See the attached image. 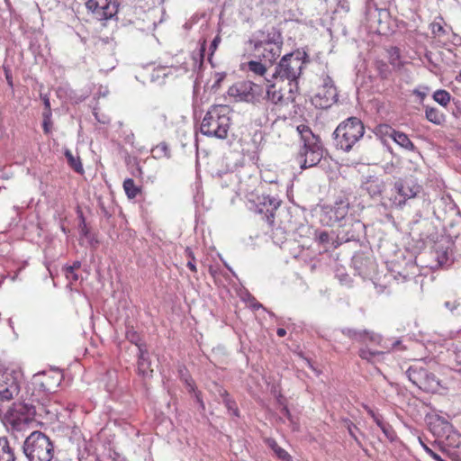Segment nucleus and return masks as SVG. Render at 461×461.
Instances as JSON below:
<instances>
[{"label":"nucleus","mask_w":461,"mask_h":461,"mask_svg":"<svg viewBox=\"0 0 461 461\" xmlns=\"http://www.w3.org/2000/svg\"><path fill=\"white\" fill-rule=\"evenodd\" d=\"M252 46L254 56L269 66L281 55L283 37L279 31L272 28L267 32H260L257 37L249 41Z\"/></svg>","instance_id":"obj_1"},{"label":"nucleus","mask_w":461,"mask_h":461,"mask_svg":"<svg viewBox=\"0 0 461 461\" xmlns=\"http://www.w3.org/2000/svg\"><path fill=\"white\" fill-rule=\"evenodd\" d=\"M306 54L301 52L285 55L275 68L272 78H280L289 81V97L294 102V92L298 89L297 79L302 74L305 64Z\"/></svg>","instance_id":"obj_2"},{"label":"nucleus","mask_w":461,"mask_h":461,"mask_svg":"<svg viewBox=\"0 0 461 461\" xmlns=\"http://www.w3.org/2000/svg\"><path fill=\"white\" fill-rule=\"evenodd\" d=\"M230 109L228 105H212L206 112L200 131L202 134L224 140L230 127Z\"/></svg>","instance_id":"obj_3"},{"label":"nucleus","mask_w":461,"mask_h":461,"mask_svg":"<svg viewBox=\"0 0 461 461\" xmlns=\"http://www.w3.org/2000/svg\"><path fill=\"white\" fill-rule=\"evenodd\" d=\"M296 129L303 144L299 154L301 167L304 169L318 165L323 157L320 137L305 124H300Z\"/></svg>","instance_id":"obj_4"},{"label":"nucleus","mask_w":461,"mask_h":461,"mask_svg":"<svg viewBox=\"0 0 461 461\" xmlns=\"http://www.w3.org/2000/svg\"><path fill=\"white\" fill-rule=\"evenodd\" d=\"M365 134V126L357 117H349L341 122L333 132L334 145L338 149L348 152Z\"/></svg>","instance_id":"obj_5"},{"label":"nucleus","mask_w":461,"mask_h":461,"mask_svg":"<svg viewBox=\"0 0 461 461\" xmlns=\"http://www.w3.org/2000/svg\"><path fill=\"white\" fill-rule=\"evenodd\" d=\"M23 449L28 461H51L54 456L53 443L41 431L32 432L24 440Z\"/></svg>","instance_id":"obj_6"},{"label":"nucleus","mask_w":461,"mask_h":461,"mask_svg":"<svg viewBox=\"0 0 461 461\" xmlns=\"http://www.w3.org/2000/svg\"><path fill=\"white\" fill-rule=\"evenodd\" d=\"M393 194L389 198V207L402 210L411 199L417 197L422 191V186L412 177L397 179L393 186Z\"/></svg>","instance_id":"obj_7"},{"label":"nucleus","mask_w":461,"mask_h":461,"mask_svg":"<svg viewBox=\"0 0 461 461\" xmlns=\"http://www.w3.org/2000/svg\"><path fill=\"white\" fill-rule=\"evenodd\" d=\"M321 83L312 98V104L319 109H328L338 101V90L333 79L328 74L321 77Z\"/></svg>","instance_id":"obj_8"},{"label":"nucleus","mask_w":461,"mask_h":461,"mask_svg":"<svg viewBox=\"0 0 461 461\" xmlns=\"http://www.w3.org/2000/svg\"><path fill=\"white\" fill-rule=\"evenodd\" d=\"M409 380L420 389L433 393L438 389L439 382L435 375L419 366H411L406 371Z\"/></svg>","instance_id":"obj_9"},{"label":"nucleus","mask_w":461,"mask_h":461,"mask_svg":"<svg viewBox=\"0 0 461 461\" xmlns=\"http://www.w3.org/2000/svg\"><path fill=\"white\" fill-rule=\"evenodd\" d=\"M86 6L95 19L108 20L118 13L120 0H87Z\"/></svg>","instance_id":"obj_10"},{"label":"nucleus","mask_w":461,"mask_h":461,"mask_svg":"<svg viewBox=\"0 0 461 461\" xmlns=\"http://www.w3.org/2000/svg\"><path fill=\"white\" fill-rule=\"evenodd\" d=\"M349 209V202L346 198H340L330 207H325L321 215V221L328 226H333L335 223L344 220Z\"/></svg>","instance_id":"obj_11"},{"label":"nucleus","mask_w":461,"mask_h":461,"mask_svg":"<svg viewBox=\"0 0 461 461\" xmlns=\"http://www.w3.org/2000/svg\"><path fill=\"white\" fill-rule=\"evenodd\" d=\"M430 431L439 439H444V438H456V440L451 442V447H458L461 444V437L460 435L454 429L453 426L450 422H448L445 418L436 416L434 420L429 424Z\"/></svg>","instance_id":"obj_12"},{"label":"nucleus","mask_w":461,"mask_h":461,"mask_svg":"<svg viewBox=\"0 0 461 461\" xmlns=\"http://www.w3.org/2000/svg\"><path fill=\"white\" fill-rule=\"evenodd\" d=\"M253 203L255 204V212L263 214V218L266 219L269 224H273L276 212L280 206L281 201L270 195H261L258 196L257 201H253Z\"/></svg>","instance_id":"obj_13"},{"label":"nucleus","mask_w":461,"mask_h":461,"mask_svg":"<svg viewBox=\"0 0 461 461\" xmlns=\"http://www.w3.org/2000/svg\"><path fill=\"white\" fill-rule=\"evenodd\" d=\"M35 415V409L32 405L18 403L14 404L10 411L9 421L12 425L20 429L22 423H27Z\"/></svg>","instance_id":"obj_14"},{"label":"nucleus","mask_w":461,"mask_h":461,"mask_svg":"<svg viewBox=\"0 0 461 461\" xmlns=\"http://www.w3.org/2000/svg\"><path fill=\"white\" fill-rule=\"evenodd\" d=\"M230 95L246 102H252L259 95V87L251 81H245L230 88Z\"/></svg>","instance_id":"obj_15"},{"label":"nucleus","mask_w":461,"mask_h":461,"mask_svg":"<svg viewBox=\"0 0 461 461\" xmlns=\"http://www.w3.org/2000/svg\"><path fill=\"white\" fill-rule=\"evenodd\" d=\"M361 189L372 198L380 197L385 189V183L378 176H369L362 182Z\"/></svg>","instance_id":"obj_16"},{"label":"nucleus","mask_w":461,"mask_h":461,"mask_svg":"<svg viewBox=\"0 0 461 461\" xmlns=\"http://www.w3.org/2000/svg\"><path fill=\"white\" fill-rule=\"evenodd\" d=\"M138 351V373L143 377H150L152 375L153 369L151 368L149 353L142 348V346H139Z\"/></svg>","instance_id":"obj_17"},{"label":"nucleus","mask_w":461,"mask_h":461,"mask_svg":"<svg viewBox=\"0 0 461 461\" xmlns=\"http://www.w3.org/2000/svg\"><path fill=\"white\" fill-rule=\"evenodd\" d=\"M248 70L253 73L255 76L264 77L265 80L268 83L271 80L266 77L267 68L269 66L268 63L259 59V60H250L247 63Z\"/></svg>","instance_id":"obj_18"},{"label":"nucleus","mask_w":461,"mask_h":461,"mask_svg":"<svg viewBox=\"0 0 461 461\" xmlns=\"http://www.w3.org/2000/svg\"><path fill=\"white\" fill-rule=\"evenodd\" d=\"M14 448L6 437H0V461H15Z\"/></svg>","instance_id":"obj_19"},{"label":"nucleus","mask_w":461,"mask_h":461,"mask_svg":"<svg viewBox=\"0 0 461 461\" xmlns=\"http://www.w3.org/2000/svg\"><path fill=\"white\" fill-rule=\"evenodd\" d=\"M267 99L275 104H284V103H286V102H291V98H288L289 95L287 97H284L282 92L280 90H277L276 89V86L274 84H271L268 87H267Z\"/></svg>","instance_id":"obj_20"},{"label":"nucleus","mask_w":461,"mask_h":461,"mask_svg":"<svg viewBox=\"0 0 461 461\" xmlns=\"http://www.w3.org/2000/svg\"><path fill=\"white\" fill-rule=\"evenodd\" d=\"M393 140L401 148L406 150H415V146L412 143V141L409 139L407 134L402 131H396L393 135Z\"/></svg>","instance_id":"obj_21"},{"label":"nucleus","mask_w":461,"mask_h":461,"mask_svg":"<svg viewBox=\"0 0 461 461\" xmlns=\"http://www.w3.org/2000/svg\"><path fill=\"white\" fill-rule=\"evenodd\" d=\"M343 333L346 334L347 336H348L349 338L358 340V341H363L366 338H368V339L371 341H376V339H379L378 336L374 335V334L369 335V333L366 332V330L361 331V330L347 329V330H343Z\"/></svg>","instance_id":"obj_22"},{"label":"nucleus","mask_w":461,"mask_h":461,"mask_svg":"<svg viewBox=\"0 0 461 461\" xmlns=\"http://www.w3.org/2000/svg\"><path fill=\"white\" fill-rule=\"evenodd\" d=\"M0 385L4 386L5 388H7V389L11 388V386L12 387H20L19 381L14 372L4 373L2 375Z\"/></svg>","instance_id":"obj_23"},{"label":"nucleus","mask_w":461,"mask_h":461,"mask_svg":"<svg viewBox=\"0 0 461 461\" xmlns=\"http://www.w3.org/2000/svg\"><path fill=\"white\" fill-rule=\"evenodd\" d=\"M267 446L276 453V455L283 461H289L290 455L281 447L278 446L276 441L273 438L267 439Z\"/></svg>","instance_id":"obj_24"},{"label":"nucleus","mask_w":461,"mask_h":461,"mask_svg":"<svg viewBox=\"0 0 461 461\" xmlns=\"http://www.w3.org/2000/svg\"><path fill=\"white\" fill-rule=\"evenodd\" d=\"M396 130L391 127L388 124H381L376 128L375 134L378 136L384 142H385V138H390L393 140V135Z\"/></svg>","instance_id":"obj_25"},{"label":"nucleus","mask_w":461,"mask_h":461,"mask_svg":"<svg viewBox=\"0 0 461 461\" xmlns=\"http://www.w3.org/2000/svg\"><path fill=\"white\" fill-rule=\"evenodd\" d=\"M123 189L130 199L135 198L140 191L131 178H127L123 181Z\"/></svg>","instance_id":"obj_26"},{"label":"nucleus","mask_w":461,"mask_h":461,"mask_svg":"<svg viewBox=\"0 0 461 461\" xmlns=\"http://www.w3.org/2000/svg\"><path fill=\"white\" fill-rule=\"evenodd\" d=\"M64 155L68 165L77 173L83 172L82 163L78 157H75L69 149H66Z\"/></svg>","instance_id":"obj_27"},{"label":"nucleus","mask_w":461,"mask_h":461,"mask_svg":"<svg viewBox=\"0 0 461 461\" xmlns=\"http://www.w3.org/2000/svg\"><path fill=\"white\" fill-rule=\"evenodd\" d=\"M389 63L396 69L402 67V62L400 60V50L397 47H392L388 50Z\"/></svg>","instance_id":"obj_28"},{"label":"nucleus","mask_w":461,"mask_h":461,"mask_svg":"<svg viewBox=\"0 0 461 461\" xmlns=\"http://www.w3.org/2000/svg\"><path fill=\"white\" fill-rule=\"evenodd\" d=\"M425 113L426 118L434 124L439 125L444 120L443 114L436 108L427 107Z\"/></svg>","instance_id":"obj_29"},{"label":"nucleus","mask_w":461,"mask_h":461,"mask_svg":"<svg viewBox=\"0 0 461 461\" xmlns=\"http://www.w3.org/2000/svg\"><path fill=\"white\" fill-rule=\"evenodd\" d=\"M153 157L155 158L160 159L163 158H168L170 157V150L166 142H161L158 144L153 149H152Z\"/></svg>","instance_id":"obj_30"},{"label":"nucleus","mask_w":461,"mask_h":461,"mask_svg":"<svg viewBox=\"0 0 461 461\" xmlns=\"http://www.w3.org/2000/svg\"><path fill=\"white\" fill-rule=\"evenodd\" d=\"M20 387H12L7 389L0 385V400L10 401L18 395Z\"/></svg>","instance_id":"obj_31"},{"label":"nucleus","mask_w":461,"mask_h":461,"mask_svg":"<svg viewBox=\"0 0 461 461\" xmlns=\"http://www.w3.org/2000/svg\"><path fill=\"white\" fill-rule=\"evenodd\" d=\"M433 99L442 106H447L450 102V94L446 90H437L433 95Z\"/></svg>","instance_id":"obj_32"},{"label":"nucleus","mask_w":461,"mask_h":461,"mask_svg":"<svg viewBox=\"0 0 461 461\" xmlns=\"http://www.w3.org/2000/svg\"><path fill=\"white\" fill-rule=\"evenodd\" d=\"M221 394L223 398V403L225 404V407L228 409L230 413L238 416L239 412L236 402L230 398L229 393L226 391H223Z\"/></svg>","instance_id":"obj_33"},{"label":"nucleus","mask_w":461,"mask_h":461,"mask_svg":"<svg viewBox=\"0 0 461 461\" xmlns=\"http://www.w3.org/2000/svg\"><path fill=\"white\" fill-rule=\"evenodd\" d=\"M383 351H373L368 348H362L359 351V357L362 359H366L367 361H373L376 357L383 355Z\"/></svg>","instance_id":"obj_34"},{"label":"nucleus","mask_w":461,"mask_h":461,"mask_svg":"<svg viewBox=\"0 0 461 461\" xmlns=\"http://www.w3.org/2000/svg\"><path fill=\"white\" fill-rule=\"evenodd\" d=\"M42 117H43V122H42L43 131H44L45 133L48 134L50 131V127H51V124H52V122H51V113L43 112L42 113Z\"/></svg>","instance_id":"obj_35"},{"label":"nucleus","mask_w":461,"mask_h":461,"mask_svg":"<svg viewBox=\"0 0 461 461\" xmlns=\"http://www.w3.org/2000/svg\"><path fill=\"white\" fill-rule=\"evenodd\" d=\"M436 254H437L436 258H437L438 266L444 267V266L447 265V262H448L447 251H446V250L436 251Z\"/></svg>","instance_id":"obj_36"},{"label":"nucleus","mask_w":461,"mask_h":461,"mask_svg":"<svg viewBox=\"0 0 461 461\" xmlns=\"http://www.w3.org/2000/svg\"><path fill=\"white\" fill-rule=\"evenodd\" d=\"M50 377H46V380L45 381H42L41 383V387L43 388L44 391L48 392V393H51L55 390L56 387L59 386V379H57L56 381V384L54 385H50L49 383H48V379Z\"/></svg>","instance_id":"obj_37"},{"label":"nucleus","mask_w":461,"mask_h":461,"mask_svg":"<svg viewBox=\"0 0 461 461\" xmlns=\"http://www.w3.org/2000/svg\"><path fill=\"white\" fill-rule=\"evenodd\" d=\"M381 429L388 439L393 440V438L395 437L394 430L393 429L392 426L389 425L388 423L383 426Z\"/></svg>","instance_id":"obj_38"},{"label":"nucleus","mask_w":461,"mask_h":461,"mask_svg":"<svg viewBox=\"0 0 461 461\" xmlns=\"http://www.w3.org/2000/svg\"><path fill=\"white\" fill-rule=\"evenodd\" d=\"M126 337L131 343H134L139 348V336L134 330H128L126 333Z\"/></svg>","instance_id":"obj_39"},{"label":"nucleus","mask_w":461,"mask_h":461,"mask_svg":"<svg viewBox=\"0 0 461 461\" xmlns=\"http://www.w3.org/2000/svg\"><path fill=\"white\" fill-rule=\"evenodd\" d=\"M185 252L188 254V256L190 257V260L187 262L186 266L187 267L193 271V272H196V267L194 263V257L193 256L192 254V251L189 249H186Z\"/></svg>","instance_id":"obj_40"},{"label":"nucleus","mask_w":461,"mask_h":461,"mask_svg":"<svg viewBox=\"0 0 461 461\" xmlns=\"http://www.w3.org/2000/svg\"><path fill=\"white\" fill-rule=\"evenodd\" d=\"M41 99L42 100L44 104V112L51 113L50 102L48 95L41 94Z\"/></svg>","instance_id":"obj_41"},{"label":"nucleus","mask_w":461,"mask_h":461,"mask_svg":"<svg viewBox=\"0 0 461 461\" xmlns=\"http://www.w3.org/2000/svg\"><path fill=\"white\" fill-rule=\"evenodd\" d=\"M379 73L383 78H387L389 75L387 65L384 62H381L378 66Z\"/></svg>","instance_id":"obj_42"},{"label":"nucleus","mask_w":461,"mask_h":461,"mask_svg":"<svg viewBox=\"0 0 461 461\" xmlns=\"http://www.w3.org/2000/svg\"><path fill=\"white\" fill-rule=\"evenodd\" d=\"M423 448L426 451L427 454H429L433 459L436 461H445L441 458L439 455L435 453L433 450H431L429 447L423 444Z\"/></svg>","instance_id":"obj_43"},{"label":"nucleus","mask_w":461,"mask_h":461,"mask_svg":"<svg viewBox=\"0 0 461 461\" xmlns=\"http://www.w3.org/2000/svg\"><path fill=\"white\" fill-rule=\"evenodd\" d=\"M401 343H402V341L400 339H395L390 345H388L387 341H385L382 347L384 349H387L389 351L390 349H394V348H398L401 345Z\"/></svg>","instance_id":"obj_44"},{"label":"nucleus","mask_w":461,"mask_h":461,"mask_svg":"<svg viewBox=\"0 0 461 461\" xmlns=\"http://www.w3.org/2000/svg\"><path fill=\"white\" fill-rule=\"evenodd\" d=\"M220 42H221V36L220 35L215 36V38L212 40V41L210 45L211 54H212L216 50Z\"/></svg>","instance_id":"obj_45"},{"label":"nucleus","mask_w":461,"mask_h":461,"mask_svg":"<svg viewBox=\"0 0 461 461\" xmlns=\"http://www.w3.org/2000/svg\"><path fill=\"white\" fill-rule=\"evenodd\" d=\"M444 305L450 312H453L454 310L457 309V307L460 305V303L456 300H455L453 302L447 301V302H445Z\"/></svg>","instance_id":"obj_46"},{"label":"nucleus","mask_w":461,"mask_h":461,"mask_svg":"<svg viewBox=\"0 0 461 461\" xmlns=\"http://www.w3.org/2000/svg\"><path fill=\"white\" fill-rule=\"evenodd\" d=\"M357 429V428L350 421L348 422V430L349 435L356 440H357V438L356 436L355 430Z\"/></svg>","instance_id":"obj_47"},{"label":"nucleus","mask_w":461,"mask_h":461,"mask_svg":"<svg viewBox=\"0 0 461 461\" xmlns=\"http://www.w3.org/2000/svg\"><path fill=\"white\" fill-rule=\"evenodd\" d=\"M318 240L320 243H328L329 240H330V236L328 234V232L326 231H321L319 233L318 235Z\"/></svg>","instance_id":"obj_48"},{"label":"nucleus","mask_w":461,"mask_h":461,"mask_svg":"<svg viewBox=\"0 0 461 461\" xmlns=\"http://www.w3.org/2000/svg\"><path fill=\"white\" fill-rule=\"evenodd\" d=\"M370 413L372 414V417L374 418V420L375 422L377 424V426L382 429L383 426H384L386 424V422H384L381 417L377 416V415H375L374 412L372 411H370Z\"/></svg>","instance_id":"obj_49"},{"label":"nucleus","mask_w":461,"mask_h":461,"mask_svg":"<svg viewBox=\"0 0 461 461\" xmlns=\"http://www.w3.org/2000/svg\"><path fill=\"white\" fill-rule=\"evenodd\" d=\"M81 266L79 261L74 262L72 266L66 267V273H73L76 269H78Z\"/></svg>","instance_id":"obj_50"},{"label":"nucleus","mask_w":461,"mask_h":461,"mask_svg":"<svg viewBox=\"0 0 461 461\" xmlns=\"http://www.w3.org/2000/svg\"><path fill=\"white\" fill-rule=\"evenodd\" d=\"M282 414L285 417H287V419H289L290 420H292V416H291V413H290V411L288 410V408L286 406H284L282 408V411H281Z\"/></svg>","instance_id":"obj_51"},{"label":"nucleus","mask_w":461,"mask_h":461,"mask_svg":"<svg viewBox=\"0 0 461 461\" xmlns=\"http://www.w3.org/2000/svg\"><path fill=\"white\" fill-rule=\"evenodd\" d=\"M444 32L443 27L438 23L433 25V32Z\"/></svg>","instance_id":"obj_52"},{"label":"nucleus","mask_w":461,"mask_h":461,"mask_svg":"<svg viewBox=\"0 0 461 461\" xmlns=\"http://www.w3.org/2000/svg\"><path fill=\"white\" fill-rule=\"evenodd\" d=\"M5 76H6V80L8 82V85L9 86H13V80H12V77L9 75V71L5 69Z\"/></svg>","instance_id":"obj_53"},{"label":"nucleus","mask_w":461,"mask_h":461,"mask_svg":"<svg viewBox=\"0 0 461 461\" xmlns=\"http://www.w3.org/2000/svg\"><path fill=\"white\" fill-rule=\"evenodd\" d=\"M276 334L279 336V337H284L285 334H286V330L283 328H279L277 329L276 330Z\"/></svg>","instance_id":"obj_54"},{"label":"nucleus","mask_w":461,"mask_h":461,"mask_svg":"<svg viewBox=\"0 0 461 461\" xmlns=\"http://www.w3.org/2000/svg\"><path fill=\"white\" fill-rule=\"evenodd\" d=\"M68 277H69L71 276V278L74 280V281H77L78 279V276L75 273V271L73 273H66Z\"/></svg>","instance_id":"obj_55"},{"label":"nucleus","mask_w":461,"mask_h":461,"mask_svg":"<svg viewBox=\"0 0 461 461\" xmlns=\"http://www.w3.org/2000/svg\"><path fill=\"white\" fill-rule=\"evenodd\" d=\"M444 439H446V440H447V444H448V446H450V447H451V442L456 441V438H452V437H450V436H449V438H444Z\"/></svg>","instance_id":"obj_56"},{"label":"nucleus","mask_w":461,"mask_h":461,"mask_svg":"<svg viewBox=\"0 0 461 461\" xmlns=\"http://www.w3.org/2000/svg\"><path fill=\"white\" fill-rule=\"evenodd\" d=\"M253 307H254L255 309H258V308L262 307V305H261L260 303H255V304H253Z\"/></svg>","instance_id":"obj_57"},{"label":"nucleus","mask_w":461,"mask_h":461,"mask_svg":"<svg viewBox=\"0 0 461 461\" xmlns=\"http://www.w3.org/2000/svg\"><path fill=\"white\" fill-rule=\"evenodd\" d=\"M187 385H188V387L190 388V390H194V386H193V384H191L190 383H187Z\"/></svg>","instance_id":"obj_58"},{"label":"nucleus","mask_w":461,"mask_h":461,"mask_svg":"<svg viewBox=\"0 0 461 461\" xmlns=\"http://www.w3.org/2000/svg\"><path fill=\"white\" fill-rule=\"evenodd\" d=\"M382 204L384 206V207H387V203L385 202H383Z\"/></svg>","instance_id":"obj_59"}]
</instances>
